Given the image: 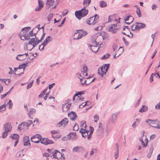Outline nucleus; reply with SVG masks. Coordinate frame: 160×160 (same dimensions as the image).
Instances as JSON below:
<instances>
[{
  "instance_id": "1",
  "label": "nucleus",
  "mask_w": 160,
  "mask_h": 160,
  "mask_svg": "<svg viewBox=\"0 0 160 160\" xmlns=\"http://www.w3.org/2000/svg\"><path fill=\"white\" fill-rule=\"evenodd\" d=\"M90 131H88L86 129H84L81 128L79 131V132L82 133V136L85 138H87L88 139H89L91 137V135L92 133L93 128L91 126H90Z\"/></svg>"
},
{
  "instance_id": "2",
  "label": "nucleus",
  "mask_w": 160,
  "mask_h": 160,
  "mask_svg": "<svg viewBox=\"0 0 160 160\" xmlns=\"http://www.w3.org/2000/svg\"><path fill=\"white\" fill-rule=\"evenodd\" d=\"M36 33H34V36H35V38H31L29 41L28 43V44L32 45L33 46V48L37 46L40 41L43 39L44 36L45 35V33L43 32V35L40 40H39L38 38L36 37Z\"/></svg>"
},
{
  "instance_id": "3",
  "label": "nucleus",
  "mask_w": 160,
  "mask_h": 160,
  "mask_svg": "<svg viewBox=\"0 0 160 160\" xmlns=\"http://www.w3.org/2000/svg\"><path fill=\"white\" fill-rule=\"evenodd\" d=\"M84 7L80 10L77 11L75 12V15L78 19H80L82 17L85 16L88 14V11Z\"/></svg>"
},
{
  "instance_id": "4",
  "label": "nucleus",
  "mask_w": 160,
  "mask_h": 160,
  "mask_svg": "<svg viewBox=\"0 0 160 160\" xmlns=\"http://www.w3.org/2000/svg\"><path fill=\"white\" fill-rule=\"evenodd\" d=\"M99 17L98 15L95 14L93 16L87 19L86 22L89 25H94L97 22Z\"/></svg>"
},
{
  "instance_id": "5",
  "label": "nucleus",
  "mask_w": 160,
  "mask_h": 160,
  "mask_svg": "<svg viewBox=\"0 0 160 160\" xmlns=\"http://www.w3.org/2000/svg\"><path fill=\"white\" fill-rule=\"evenodd\" d=\"M53 158H57L58 160H64L65 157L63 153H62L58 150H56L52 152Z\"/></svg>"
},
{
  "instance_id": "6",
  "label": "nucleus",
  "mask_w": 160,
  "mask_h": 160,
  "mask_svg": "<svg viewBox=\"0 0 160 160\" xmlns=\"http://www.w3.org/2000/svg\"><path fill=\"white\" fill-rule=\"evenodd\" d=\"M146 26V25L144 23L136 22L135 24L131 26V28L132 31L138 32L140 30V29L144 28Z\"/></svg>"
},
{
  "instance_id": "7",
  "label": "nucleus",
  "mask_w": 160,
  "mask_h": 160,
  "mask_svg": "<svg viewBox=\"0 0 160 160\" xmlns=\"http://www.w3.org/2000/svg\"><path fill=\"white\" fill-rule=\"evenodd\" d=\"M77 32L74 35L73 38L74 39H78L81 38L83 36H85L87 34V32L81 29L77 30Z\"/></svg>"
},
{
  "instance_id": "8",
  "label": "nucleus",
  "mask_w": 160,
  "mask_h": 160,
  "mask_svg": "<svg viewBox=\"0 0 160 160\" xmlns=\"http://www.w3.org/2000/svg\"><path fill=\"white\" fill-rule=\"evenodd\" d=\"M109 64H105L99 68L98 71V74L102 77L103 75L106 73L109 68Z\"/></svg>"
},
{
  "instance_id": "9",
  "label": "nucleus",
  "mask_w": 160,
  "mask_h": 160,
  "mask_svg": "<svg viewBox=\"0 0 160 160\" xmlns=\"http://www.w3.org/2000/svg\"><path fill=\"white\" fill-rule=\"evenodd\" d=\"M19 36L21 39L22 40H27L30 38V37L28 35V33H27V32H23V31H21L19 34Z\"/></svg>"
},
{
  "instance_id": "10",
  "label": "nucleus",
  "mask_w": 160,
  "mask_h": 160,
  "mask_svg": "<svg viewBox=\"0 0 160 160\" xmlns=\"http://www.w3.org/2000/svg\"><path fill=\"white\" fill-rule=\"evenodd\" d=\"M119 27L117 26V23L112 24L109 26L108 31L112 33H115L118 30Z\"/></svg>"
},
{
  "instance_id": "11",
  "label": "nucleus",
  "mask_w": 160,
  "mask_h": 160,
  "mask_svg": "<svg viewBox=\"0 0 160 160\" xmlns=\"http://www.w3.org/2000/svg\"><path fill=\"white\" fill-rule=\"evenodd\" d=\"M84 150V148L81 146H75L72 149V151L73 152H83Z\"/></svg>"
},
{
  "instance_id": "12",
  "label": "nucleus",
  "mask_w": 160,
  "mask_h": 160,
  "mask_svg": "<svg viewBox=\"0 0 160 160\" xmlns=\"http://www.w3.org/2000/svg\"><path fill=\"white\" fill-rule=\"evenodd\" d=\"M68 122V119L66 118H64L61 121L58 123L57 126L60 127L62 126L64 127L67 125Z\"/></svg>"
},
{
  "instance_id": "13",
  "label": "nucleus",
  "mask_w": 160,
  "mask_h": 160,
  "mask_svg": "<svg viewBox=\"0 0 160 160\" xmlns=\"http://www.w3.org/2000/svg\"><path fill=\"white\" fill-rule=\"evenodd\" d=\"M58 4V0H47V4L49 6L54 5V7L52 8H55L56 5Z\"/></svg>"
},
{
  "instance_id": "14",
  "label": "nucleus",
  "mask_w": 160,
  "mask_h": 160,
  "mask_svg": "<svg viewBox=\"0 0 160 160\" xmlns=\"http://www.w3.org/2000/svg\"><path fill=\"white\" fill-rule=\"evenodd\" d=\"M10 138H11L12 140L15 141L14 146H16L19 141V138L18 135L17 134H11L10 136Z\"/></svg>"
},
{
  "instance_id": "15",
  "label": "nucleus",
  "mask_w": 160,
  "mask_h": 160,
  "mask_svg": "<svg viewBox=\"0 0 160 160\" xmlns=\"http://www.w3.org/2000/svg\"><path fill=\"white\" fill-rule=\"evenodd\" d=\"M124 20L125 21H128V22H125V23H127L128 24H130L134 20V18L131 16H128L125 17L124 18Z\"/></svg>"
},
{
  "instance_id": "16",
  "label": "nucleus",
  "mask_w": 160,
  "mask_h": 160,
  "mask_svg": "<svg viewBox=\"0 0 160 160\" xmlns=\"http://www.w3.org/2000/svg\"><path fill=\"white\" fill-rule=\"evenodd\" d=\"M52 38L51 36H48L43 41V42L42 43V44L41 45V46L40 47L42 46V49H43L44 48V46H46L48 43L50 41V38Z\"/></svg>"
},
{
  "instance_id": "17",
  "label": "nucleus",
  "mask_w": 160,
  "mask_h": 160,
  "mask_svg": "<svg viewBox=\"0 0 160 160\" xmlns=\"http://www.w3.org/2000/svg\"><path fill=\"white\" fill-rule=\"evenodd\" d=\"M41 143L45 145H47L49 144H52L54 143V142L52 140H49L48 138H44L41 141Z\"/></svg>"
},
{
  "instance_id": "18",
  "label": "nucleus",
  "mask_w": 160,
  "mask_h": 160,
  "mask_svg": "<svg viewBox=\"0 0 160 160\" xmlns=\"http://www.w3.org/2000/svg\"><path fill=\"white\" fill-rule=\"evenodd\" d=\"M68 116L71 120L72 121H74L77 118L76 113L73 111H71L70 113H68Z\"/></svg>"
},
{
  "instance_id": "19",
  "label": "nucleus",
  "mask_w": 160,
  "mask_h": 160,
  "mask_svg": "<svg viewBox=\"0 0 160 160\" xmlns=\"http://www.w3.org/2000/svg\"><path fill=\"white\" fill-rule=\"evenodd\" d=\"M3 127L5 131L9 132L12 128L11 124L9 122H7L3 125Z\"/></svg>"
},
{
  "instance_id": "20",
  "label": "nucleus",
  "mask_w": 160,
  "mask_h": 160,
  "mask_svg": "<svg viewBox=\"0 0 160 160\" xmlns=\"http://www.w3.org/2000/svg\"><path fill=\"white\" fill-rule=\"evenodd\" d=\"M71 106V103H64L62 105V108L63 112H66L69 110Z\"/></svg>"
},
{
  "instance_id": "21",
  "label": "nucleus",
  "mask_w": 160,
  "mask_h": 160,
  "mask_svg": "<svg viewBox=\"0 0 160 160\" xmlns=\"http://www.w3.org/2000/svg\"><path fill=\"white\" fill-rule=\"evenodd\" d=\"M68 135H69L70 139H72L73 140H75L77 138V136L76 135V132H70Z\"/></svg>"
},
{
  "instance_id": "22",
  "label": "nucleus",
  "mask_w": 160,
  "mask_h": 160,
  "mask_svg": "<svg viewBox=\"0 0 160 160\" xmlns=\"http://www.w3.org/2000/svg\"><path fill=\"white\" fill-rule=\"evenodd\" d=\"M41 137V136H40L39 134H36L35 136H32L31 138V140H32V142H35L36 143H38L39 142V140H38V138L39 137Z\"/></svg>"
},
{
  "instance_id": "23",
  "label": "nucleus",
  "mask_w": 160,
  "mask_h": 160,
  "mask_svg": "<svg viewBox=\"0 0 160 160\" xmlns=\"http://www.w3.org/2000/svg\"><path fill=\"white\" fill-rule=\"evenodd\" d=\"M116 147L114 149L115 152L114 153V156L115 158L117 159L118 157L119 148L118 147V144L116 143L115 144Z\"/></svg>"
},
{
  "instance_id": "24",
  "label": "nucleus",
  "mask_w": 160,
  "mask_h": 160,
  "mask_svg": "<svg viewBox=\"0 0 160 160\" xmlns=\"http://www.w3.org/2000/svg\"><path fill=\"white\" fill-rule=\"evenodd\" d=\"M23 141L24 142V145L27 146L29 144L30 145L29 142V138L28 136H25L24 137Z\"/></svg>"
},
{
  "instance_id": "25",
  "label": "nucleus",
  "mask_w": 160,
  "mask_h": 160,
  "mask_svg": "<svg viewBox=\"0 0 160 160\" xmlns=\"http://www.w3.org/2000/svg\"><path fill=\"white\" fill-rule=\"evenodd\" d=\"M25 122H23L21 124L19 125L18 128L19 130H21L26 129L27 127H26Z\"/></svg>"
},
{
  "instance_id": "26",
  "label": "nucleus",
  "mask_w": 160,
  "mask_h": 160,
  "mask_svg": "<svg viewBox=\"0 0 160 160\" xmlns=\"http://www.w3.org/2000/svg\"><path fill=\"white\" fill-rule=\"evenodd\" d=\"M98 45H89V47H91V50H92V52H97L98 50Z\"/></svg>"
},
{
  "instance_id": "27",
  "label": "nucleus",
  "mask_w": 160,
  "mask_h": 160,
  "mask_svg": "<svg viewBox=\"0 0 160 160\" xmlns=\"http://www.w3.org/2000/svg\"><path fill=\"white\" fill-rule=\"evenodd\" d=\"M155 122L152 126L156 128L160 129V121L159 122L158 120H155Z\"/></svg>"
},
{
  "instance_id": "28",
  "label": "nucleus",
  "mask_w": 160,
  "mask_h": 160,
  "mask_svg": "<svg viewBox=\"0 0 160 160\" xmlns=\"http://www.w3.org/2000/svg\"><path fill=\"white\" fill-rule=\"evenodd\" d=\"M88 69V68L87 66H83V71L82 72V73L83 74V76H86L88 75L87 73Z\"/></svg>"
},
{
  "instance_id": "29",
  "label": "nucleus",
  "mask_w": 160,
  "mask_h": 160,
  "mask_svg": "<svg viewBox=\"0 0 160 160\" xmlns=\"http://www.w3.org/2000/svg\"><path fill=\"white\" fill-rule=\"evenodd\" d=\"M26 58V57L24 56V54H21L18 55L16 58L18 60L22 61L24 60Z\"/></svg>"
},
{
  "instance_id": "30",
  "label": "nucleus",
  "mask_w": 160,
  "mask_h": 160,
  "mask_svg": "<svg viewBox=\"0 0 160 160\" xmlns=\"http://www.w3.org/2000/svg\"><path fill=\"white\" fill-rule=\"evenodd\" d=\"M136 121H135L133 122L132 125V127L134 128H136V126L141 121V120L137 118L136 119Z\"/></svg>"
},
{
  "instance_id": "31",
  "label": "nucleus",
  "mask_w": 160,
  "mask_h": 160,
  "mask_svg": "<svg viewBox=\"0 0 160 160\" xmlns=\"http://www.w3.org/2000/svg\"><path fill=\"white\" fill-rule=\"evenodd\" d=\"M123 51V48L121 47H120L118 49V52L120 51V52L119 53L118 55L117 56H116L117 54V53H116L114 56V58H116L118 57L119 55H120L122 53V52Z\"/></svg>"
},
{
  "instance_id": "32",
  "label": "nucleus",
  "mask_w": 160,
  "mask_h": 160,
  "mask_svg": "<svg viewBox=\"0 0 160 160\" xmlns=\"http://www.w3.org/2000/svg\"><path fill=\"white\" fill-rule=\"evenodd\" d=\"M118 116V114L116 113H113L112 114L111 122L112 123H115L116 122V118Z\"/></svg>"
},
{
  "instance_id": "33",
  "label": "nucleus",
  "mask_w": 160,
  "mask_h": 160,
  "mask_svg": "<svg viewBox=\"0 0 160 160\" xmlns=\"http://www.w3.org/2000/svg\"><path fill=\"white\" fill-rule=\"evenodd\" d=\"M103 131V128L102 124L101 122H99L98 126V132L100 133H102Z\"/></svg>"
},
{
  "instance_id": "34",
  "label": "nucleus",
  "mask_w": 160,
  "mask_h": 160,
  "mask_svg": "<svg viewBox=\"0 0 160 160\" xmlns=\"http://www.w3.org/2000/svg\"><path fill=\"white\" fill-rule=\"evenodd\" d=\"M148 109V108L147 106L144 105H142L139 110V111L140 112H146Z\"/></svg>"
},
{
  "instance_id": "35",
  "label": "nucleus",
  "mask_w": 160,
  "mask_h": 160,
  "mask_svg": "<svg viewBox=\"0 0 160 160\" xmlns=\"http://www.w3.org/2000/svg\"><path fill=\"white\" fill-rule=\"evenodd\" d=\"M35 112V110L33 108H31L29 109V113L28 114L29 117L30 118L32 119V118H31V115L34 113Z\"/></svg>"
},
{
  "instance_id": "36",
  "label": "nucleus",
  "mask_w": 160,
  "mask_h": 160,
  "mask_svg": "<svg viewBox=\"0 0 160 160\" xmlns=\"http://www.w3.org/2000/svg\"><path fill=\"white\" fill-rule=\"evenodd\" d=\"M97 37L96 35H94L93 36V37H92V43H94V45H98V43H97L96 41V37Z\"/></svg>"
},
{
  "instance_id": "37",
  "label": "nucleus",
  "mask_w": 160,
  "mask_h": 160,
  "mask_svg": "<svg viewBox=\"0 0 160 160\" xmlns=\"http://www.w3.org/2000/svg\"><path fill=\"white\" fill-rule=\"evenodd\" d=\"M91 2V0H84L83 1V4L86 8L87 7Z\"/></svg>"
},
{
  "instance_id": "38",
  "label": "nucleus",
  "mask_w": 160,
  "mask_h": 160,
  "mask_svg": "<svg viewBox=\"0 0 160 160\" xmlns=\"http://www.w3.org/2000/svg\"><path fill=\"white\" fill-rule=\"evenodd\" d=\"M80 82H81V83L82 85L85 84L86 85H87L89 84V83H86V82L87 80H86V78H80Z\"/></svg>"
},
{
  "instance_id": "39",
  "label": "nucleus",
  "mask_w": 160,
  "mask_h": 160,
  "mask_svg": "<svg viewBox=\"0 0 160 160\" xmlns=\"http://www.w3.org/2000/svg\"><path fill=\"white\" fill-rule=\"evenodd\" d=\"M99 6L102 8H104L106 7L107 6V5L106 2L103 1H102L99 2Z\"/></svg>"
},
{
  "instance_id": "40",
  "label": "nucleus",
  "mask_w": 160,
  "mask_h": 160,
  "mask_svg": "<svg viewBox=\"0 0 160 160\" xmlns=\"http://www.w3.org/2000/svg\"><path fill=\"white\" fill-rule=\"evenodd\" d=\"M148 139L146 138L145 139V141L146 142L145 143H144L143 141H142L141 142V145H142L143 147H146L147 146L148 143Z\"/></svg>"
},
{
  "instance_id": "41",
  "label": "nucleus",
  "mask_w": 160,
  "mask_h": 160,
  "mask_svg": "<svg viewBox=\"0 0 160 160\" xmlns=\"http://www.w3.org/2000/svg\"><path fill=\"white\" fill-rule=\"evenodd\" d=\"M84 91H82L81 92H77L76 93L74 96L73 98V100H74L75 99V97L77 96H78V95H81L82 94H84Z\"/></svg>"
},
{
  "instance_id": "42",
  "label": "nucleus",
  "mask_w": 160,
  "mask_h": 160,
  "mask_svg": "<svg viewBox=\"0 0 160 160\" xmlns=\"http://www.w3.org/2000/svg\"><path fill=\"white\" fill-rule=\"evenodd\" d=\"M146 122L148 123L149 124H152L153 125L155 122V120L148 119L146 121Z\"/></svg>"
},
{
  "instance_id": "43",
  "label": "nucleus",
  "mask_w": 160,
  "mask_h": 160,
  "mask_svg": "<svg viewBox=\"0 0 160 160\" xmlns=\"http://www.w3.org/2000/svg\"><path fill=\"white\" fill-rule=\"evenodd\" d=\"M31 29V28L29 27H26L22 28V31H23V32H26L27 33H28V31Z\"/></svg>"
},
{
  "instance_id": "44",
  "label": "nucleus",
  "mask_w": 160,
  "mask_h": 160,
  "mask_svg": "<svg viewBox=\"0 0 160 160\" xmlns=\"http://www.w3.org/2000/svg\"><path fill=\"white\" fill-rule=\"evenodd\" d=\"M28 63H26L23 64L21 65H20L19 66V67L18 68L19 69H23V70L26 67V65Z\"/></svg>"
},
{
  "instance_id": "45",
  "label": "nucleus",
  "mask_w": 160,
  "mask_h": 160,
  "mask_svg": "<svg viewBox=\"0 0 160 160\" xmlns=\"http://www.w3.org/2000/svg\"><path fill=\"white\" fill-rule=\"evenodd\" d=\"M53 13L49 14L48 16V21H50L53 17Z\"/></svg>"
},
{
  "instance_id": "46",
  "label": "nucleus",
  "mask_w": 160,
  "mask_h": 160,
  "mask_svg": "<svg viewBox=\"0 0 160 160\" xmlns=\"http://www.w3.org/2000/svg\"><path fill=\"white\" fill-rule=\"evenodd\" d=\"M2 81L3 82L6 84H8L11 81L9 79H2Z\"/></svg>"
},
{
  "instance_id": "47",
  "label": "nucleus",
  "mask_w": 160,
  "mask_h": 160,
  "mask_svg": "<svg viewBox=\"0 0 160 160\" xmlns=\"http://www.w3.org/2000/svg\"><path fill=\"white\" fill-rule=\"evenodd\" d=\"M110 56V54H107L104 55H103L101 58V59H106L108 58Z\"/></svg>"
},
{
  "instance_id": "48",
  "label": "nucleus",
  "mask_w": 160,
  "mask_h": 160,
  "mask_svg": "<svg viewBox=\"0 0 160 160\" xmlns=\"http://www.w3.org/2000/svg\"><path fill=\"white\" fill-rule=\"evenodd\" d=\"M69 135H68L67 136L63 137L62 138V140L64 141H67L69 140H70V138H69Z\"/></svg>"
},
{
  "instance_id": "49",
  "label": "nucleus",
  "mask_w": 160,
  "mask_h": 160,
  "mask_svg": "<svg viewBox=\"0 0 160 160\" xmlns=\"http://www.w3.org/2000/svg\"><path fill=\"white\" fill-rule=\"evenodd\" d=\"M8 132H6L5 131L2 132V137L3 138H5L7 137Z\"/></svg>"
},
{
  "instance_id": "50",
  "label": "nucleus",
  "mask_w": 160,
  "mask_h": 160,
  "mask_svg": "<svg viewBox=\"0 0 160 160\" xmlns=\"http://www.w3.org/2000/svg\"><path fill=\"white\" fill-rule=\"evenodd\" d=\"M26 127H28L32 123V122L31 120H28L27 122H26Z\"/></svg>"
},
{
  "instance_id": "51",
  "label": "nucleus",
  "mask_w": 160,
  "mask_h": 160,
  "mask_svg": "<svg viewBox=\"0 0 160 160\" xmlns=\"http://www.w3.org/2000/svg\"><path fill=\"white\" fill-rule=\"evenodd\" d=\"M137 14L139 17H141V13L139 8H138L136 11Z\"/></svg>"
},
{
  "instance_id": "52",
  "label": "nucleus",
  "mask_w": 160,
  "mask_h": 160,
  "mask_svg": "<svg viewBox=\"0 0 160 160\" xmlns=\"http://www.w3.org/2000/svg\"><path fill=\"white\" fill-rule=\"evenodd\" d=\"M94 119V122H97L99 119V116L97 114H95L93 117Z\"/></svg>"
},
{
  "instance_id": "53",
  "label": "nucleus",
  "mask_w": 160,
  "mask_h": 160,
  "mask_svg": "<svg viewBox=\"0 0 160 160\" xmlns=\"http://www.w3.org/2000/svg\"><path fill=\"white\" fill-rule=\"evenodd\" d=\"M38 6H40V7H41V8H42L43 7V2L40 0H39L38 1Z\"/></svg>"
},
{
  "instance_id": "54",
  "label": "nucleus",
  "mask_w": 160,
  "mask_h": 160,
  "mask_svg": "<svg viewBox=\"0 0 160 160\" xmlns=\"http://www.w3.org/2000/svg\"><path fill=\"white\" fill-rule=\"evenodd\" d=\"M89 102V101H86L85 103H82V104H81L79 106V108H83V107H84L86 105V104L88 102Z\"/></svg>"
},
{
  "instance_id": "55",
  "label": "nucleus",
  "mask_w": 160,
  "mask_h": 160,
  "mask_svg": "<svg viewBox=\"0 0 160 160\" xmlns=\"http://www.w3.org/2000/svg\"><path fill=\"white\" fill-rule=\"evenodd\" d=\"M73 129L75 131H78V126L76 123H75L74 126L73 127Z\"/></svg>"
},
{
  "instance_id": "56",
  "label": "nucleus",
  "mask_w": 160,
  "mask_h": 160,
  "mask_svg": "<svg viewBox=\"0 0 160 160\" xmlns=\"http://www.w3.org/2000/svg\"><path fill=\"white\" fill-rule=\"evenodd\" d=\"M8 105H9V109H11L12 106V101L11 100H10L9 102L7 103Z\"/></svg>"
},
{
  "instance_id": "57",
  "label": "nucleus",
  "mask_w": 160,
  "mask_h": 160,
  "mask_svg": "<svg viewBox=\"0 0 160 160\" xmlns=\"http://www.w3.org/2000/svg\"><path fill=\"white\" fill-rule=\"evenodd\" d=\"M5 104H3L2 106H0V111H3L5 109L6 107H5Z\"/></svg>"
},
{
  "instance_id": "58",
  "label": "nucleus",
  "mask_w": 160,
  "mask_h": 160,
  "mask_svg": "<svg viewBox=\"0 0 160 160\" xmlns=\"http://www.w3.org/2000/svg\"><path fill=\"white\" fill-rule=\"evenodd\" d=\"M12 88L10 89V90L8 92L5 93V94H3L2 95H1V99H3L9 93V92L11 90Z\"/></svg>"
},
{
  "instance_id": "59",
  "label": "nucleus",
  "mask_w": 160,
  "mask_h": 160,
  "mask_svg": "<svg viewBox=\"0 0 160 160\" xmlns=\"http://www.w3.org/2000/svg\"><path fill=\"white\" fill-rule=\"evenodd\" d=\"M141 97L137 101L136 103L135 104L134 106L135 107H137L139 104L141 100Z\"/></svg>"
},
{
  "instance_id": "60",
  "label": "nucleus",
  "mask_w": 160,
  "mask_h": 160,
  "mask_svg": "<svg viewBox=\"0 0 160 160\" xmlns=\"http://www.w3.org/2000/svg\"><path fill=\"white\" fill-rule=\"evenodd\" d=\"M153 148L152 145L149 148V153L151 154L153 150Z\"/></svg>"
},
{
  "instance_id": "61",
  "label": "nucleus",
  "mask_w": 160,
  "mask_h": 160,
  "mask_svg": "<svg viewBox=\"0 0 160 160\" xmlns=\"http://www.w3.org/2000/svg\"><path fill=\"white\" fill-rule=\"evenodd\" d=\"M113 49L114 51H115L118 48V46L116 44L113 45Z\"/></svg>"
},
{
  "instance_id": "62",
  "label": "nucleus",
  "mask_w": 160,
  "mask_h": 160,
  "mask_svg": "<svg viewBox=\"0 0 160 160\" xmlns=\"http://www.w3.org/2000/svg\"><path fill=\"white\" fill-rule=\"evenodd\" d=\"M155 108L157 109H160V102L155 106Z\"/></svg>"
},
{
  "instance_id": "63",
  "label": "nucleus",
  "mask_w": 160,
  "mask_h": 160,
  "mask_svg": "<svg viewBox=\"0 0 160 160\" xmlns=\"http://www.w3.org/2000/svg\"><path fill=\"white\" fill-rule=\"evenodd\" d=\"M154 76V73H152L150 76L149 80L150 82H152L153 81V77Z\"/></svg>"
},
{
  "instance_id": "64",
  "label": "nucleus",
  "mask_w": 160,
  "mask_h": 160,
  "mask_svg": "<svg viewBox=\"0 0 160 160\" xmlns=\"http://www.w3.org/2000/svg\"><path fill=\"white\" fill-rule=\"evenodd\" d=\"M48 88H46V89L44 90L41 93L42 95H44L45 94V93L46 92Z\"/></svg>"
}]
</instances>
